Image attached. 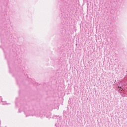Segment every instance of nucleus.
<instances>
[{
    "mask_svg": "<svg viewBox=\"0 0 127 127\" xmlns=\"http://www.w3.org/2000/svg\"><path fill=\"white\" fill-rule=\"evenodd\" d=\"M25 115L26 117H29V116H36V117H41L40 115H38V114H35L34 111H25Z\"/></svg>",
    "mask_w": 127,
    "mask_h": 127,
    "instance_id": "f257e3e1",
    "label": "nucleus"
},
{
    "mask_svg": "<svg viewBox=\"0 0 127 127\" xmlns=\"http://www.w3.org/2000/svg\"><path fill=\"white\" fill-rule=\"evenodd\" d=\"M6 103H3V105H5Z\"/></svg>",
    "mask_w": 127,
    "mask_h": 127,
    "instance_id": "7ed1b4c3",
    "label": "nucleus"
},
{
    "mask_svg": "<svg viewBox=\"0 0 127 127\" xmlns=\"http://www.w3.org/2000/svg\"><path fill=\"white\" fill-rule=\"evenodd\" d=\"M118 88H119V90H122V89H123V87L118 86Z\"/></svg>",
    "mask_w": 127,
    "mask_h": 127,
    "instance_id": "f03ea898",
    "label": "nucleus"
}]
</instances>
